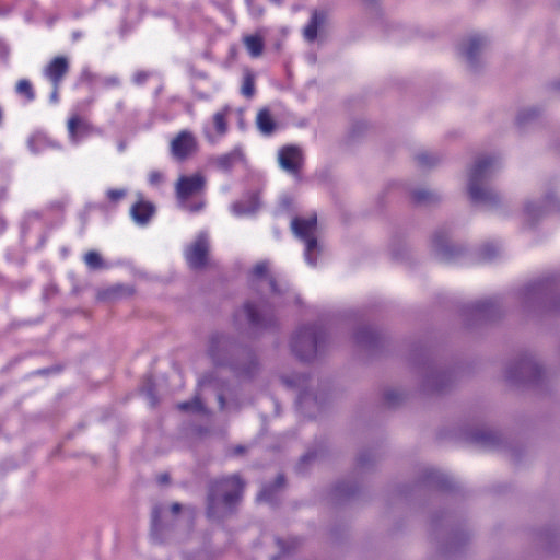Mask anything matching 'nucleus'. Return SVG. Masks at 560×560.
I'll list each match as a JSON object with an SVG mask.
<instances>
[{
	"mask_svg": "<svg viewBox=\"0 0 560 560\" xmlns=\"http://www.w3.org/2000/svg\"><path fill=\"white\" fill-rule=\"evenodd\" d=\"M498 165L494 156L478 158L468 174V194L472 202L493 206L499 201L498 195L486 185Z\"/></svg>",
	"mask_w": 560,
	"mask_h": 560,
	"instance_id": "1",
	"label": "nucleus"
},
{
	"mask_svg": "<svg viewBox=\"0 0 560 560\" xmlns=\"http://www.w3.org/2000/svg\"><path fill=\"white\" fill-rule=\"evenodd\" d=\"M243 482L237 476L217 481L209 494L208 514L215 517L231 511L233 504L241 498Z\"/></svg>",
	"mask_w": 560,
	"mask_h": 560,
	"instance_id": "2",
	"label": "nucleus"
},
{
	"mask_svg": "<svg viewBox=\"0 0 560 560\" xmlns=\"http://www.w3.org/2000/svg\"><path fill=\"white\" fill-rule=\"evenodd\" d=\"M291 229L294 235L300 238L304 245V258L307 265L315 266L317 257L322 252V245L317 241V217L310 213L296 217L291 221Z\"/></svg>",
	"mask_w": 560,
	"mask_h": 560,
	"instance_id": "3",
	"label": "nucleus"
},
{
	"mask_svg": "<svg viewBox=\"0 0 560 560\" xmlns=\"http://www.w3.org/2000/svg\"><path fill=\"white\" fill-rule=\"evenodd\" d=\"M205 186L206 179L201 174L180 176L176 183V196L179 206L190 212L201 210L205 206L202 198Z\"/></svg>",
	"mask_w": 560,
	"mask_h": 560,
	"instance_id": "4",
	"label": "nucleus"
},
{
	"mask_svg": "<svg viewBox=\"0 0 560 560\" xmlns=\"http://www.w3.org/2000/svg\"><path fill=\"white\" fill-rule=\"evenodd\" d=\"M322 339L323 334L317 327H303L292 336L291 349L301 360H310L316 354Z\"/></svg>",
	"mask_w": 560,
	"mask_h": 560,
	"instance_id": "5",
	"label": "nucleus"
},
{
	"mask_svg": "<svg viewBox=\"0 0 560 560\" xmlns=\"http://www.w3.org/2000/svg\"><path fill=\"white\" fill-rule=\"evenodd\" d=\"M231 114L232 108L225 106L217 110L212 117L203 124L202 135L209 143H218L228 133Z\"/></svg>",
	"mask_w": 560,
	"mask_h": 560,
	"instance_id": "6",
	"label": "nucleus"
},
{
	"mask_svg": "<svg viewBox=\"0 0 560 560\" xmlns=\"http://www.w3.org/2000/svg\"><path fill=\"white\" fill-rule=\"evenodd\" d=\"M280 167L291 175H298L303 164V152L296 145H285L278 152Z\"/></svg>",
	"mask_w": 560,
	"mask_h": 560,
	"instance_id": "7",
	"label": "nucleus"
},
{
	"mask_svg": "<svg viewBox=\"0 0 560 560\" xmlns=\"http://www.w3.org/2000/svg\"><path fill=\"white\" fill-rule=\"evenodd\" d=\"M198 149L196 137L187 131H180L171 141V153L177 160H184L195 153Z\"/></svg>",
	"mask_w": 560,
	"mask_h": 560,
	"instance_id": "8",
	"label": "nucleus"
},
{
	"mask_svg": "<svg viewBox=\"0 0 560 560\" xmlns=\"http://www.w3.org/2000/svg\"><path fill=\"white\" fill-rule=\"evenodd\" d=\"M208 253L207 235L201 233L196 241L186 249L185 256L191 268H200L206 264Z\"/></svg>",
	"mask_w": 560,
	"mask_h": 560,
	"instance_id": "9",
	"label": "nucleus"
},
{
	"mask_svg": "<svg viewBox=\"0 0 560 560\" xmlns=\"http://www.w3.org/2000/svg\"><path fill=\"white\" fill-rule=\"evenodd\" d=\"M486 39L478 36V35H471L467 38H465L459 46L460 52L463 56H465L467 62L471 67H477L478 65V57L481 54V51L486 47Z\"/></svg>",
	"mask_w": 560,
	"mask_h": 560,
	"instance_id": "10",
	"label": "nucleus"
},
{
	"mask_svg": "<svg viewBox=\"0 0 560 560\" xmlns=\"http://www.w3.org/2000/svg\"><path fill=\"white\" fill-rule=\"evenodd\" d=\"M537 373V366L530 361H520L510 365L505 371V377L511 383L530 381Z\"/></svg>",
	"mask_w": 560,
	"mask_h": 560,
	"instance_id": "11",
	"label": "nucleus"
},
{
	"mask_svg": "<svg viewBox=\"0 0 560 560\" xmlns=\"http://www.w3.org/2000/svg\"><path fill=\"white\" fill-rule=\"evenodd\" d=\"M68 70V59L63 56H58L47 63L43 70V74L48 81L51 82L52 86L59 88Z\"/></svg>",
	"mask_w": 560,
	"mask_h": 560,
	"instance_id": "12",
	"label": "nucleus"
},
{
	"mask_svg": "<svg viewBox=\"0 0 560 560\" xmlns=\"http://www.w3.org/2000/svg\"><path fill=\"white\" fill-rule=\"evenodd\" d=\"M245 162L244 152L241 147H236L230 152L217 155L211 159V163L222 172H229L234 166Z\"/></svg>",
	"mask_w": 560,
	"mask_h": 560,
	"instance_id": "13",
	"label": "nucleus"
},
{
	"mask_svg": "<svg viewBox=\"0 0 560 560\" xmlns=\"http://www.w3.org/2000/svg\"><path fill=\"white\" fill-rule=\"evenodd\" d=\"M67 127L69 140L74 145L79 144L91 133V126L88 124L86 120L82 119L78 115H73L69 118Z\"/></svg>",
	"mask_w": 560,
	"mask_h": 560,
	"instance_id": "14",
	"label": "nucleus"
},
{
	"mask_svg": "<svg viewBox=\"0 0 560 560\" xmlns=\"http://www.w3.org/2000/svg\"><path fill=\"white\" fill-rule=\"evenodd\" d=\"M154 213V207L151 202L140 199L131 209L130 214L132 220L140 225H144Z\"/></svg>",
	"mask_w": 560,
	"mask_h": 560,
	"instance_id": "15",
	"label": "nucleus"
},
{
	"mask_svg": "<svg viewBox=\"0 0 560 560\" xmlns=\"http://www.w3.org/2000/svg\"><path fill=\"white\" fill-rule=\"evenodd\" d=\"M269 262H258L253 269L254 278L260 283L265 282L275 296L282 293L281 289L278 288L277 282L273 278L269 277Z\"/></svg>",
	"mask_w": 560,
	"mask_h": 560,
	"instance_id": "16",
	"label": "nucleus"
},
{
	"mask_svg": "<svg viewBox=\"0 0 560 560\" xmlns=\"http://www.w3.org/2000/svg\"><path fill=\"white\" fill-rule=\"evenodd\" d=\"M256 125L258 130L265 136L272 135L278 128V125L268 108H261L257 113Z\"/></svg>",
	"mask_w": 560,
	"mask_h": 560,
	"instance_id": "17",
	"label": "nucleus"
},
{
	"mask_svg": "<svg viewBox=\"0 0 560 560\" xmlns=\"http://www.w3.org/2000/svg\"><path fill=\"white\" fill-rule=\"evenodd\" d=\"M325 14L323 12L315 11L312 14L310 22L306 24L303 31L304 38L308 42H313L317 37L319 27L325 22Z\"/></svg>",
	"mask_w": 560,
	"mask_h": 560,
	"instance_id": "18",
	"label": "nucleus"
},
{
	"mask_svg": "<svg viewBox=\"0 0 560 560\" xmlns=\"http://www.w3.org/2000/svg\"><path fill=\"white\" fill-rule=\"evenodd\" d=\"M259 207L257 196H250L246 205L243 201L235 202L231 206V211L236 217L248 215L254 213Z\"/></svg>",
	"mask_w": 560,
	"mask_h": 560,
	"instance_id": "19",
	"label": "nucleus"
},
{
	"mask_svg": "<svg viewBox=\"0 0 560 560\" xmlns=\"http://www.w3.org/2000/svg\"><path fill=\"white\" fill-rule=\"evenodd\" d=\"M411 199L416 205L419 206L431 205L439 200V195L434 191L419 188L411 191Z\"/></svg>",
	"mask_w": 560,
	"mask_h": 560,
	"instance_id": "20",
	"label": "nucleus"
},
{
	"mask_svg": "<svg viewBox=\"0 0 560 560\" xmlns=\"http://www.w3.org/2000/svg\"><path fill=\"white\" fill-rule=\"evenodd\" d=\"M244 45L252 57H259L264 50V39L259 35L245 36Z\"/></svg>",
	"mask_w": 560,
	"mask_h": 560,
	"instance_id": "21",
	"label": "nucleus"
},
{
	"mask_svg": "<svg viewBox=\"0 0 560 560\" xmlns=\"http://www.w3.org/2000/svg\"><path fill=\"white\" fill-rule=\"evenodd\" d=\"M433 245L436 250V254L443 260H451L454 258V247L448 244L447 241L442 240L440 236H435L433 240Z\"/></svg>",
	"mask_w": 560,
	"mask_h": 560,
	"instance_id": "22",
	"label": "nucleus"
},
{
	"mask_svg": "<svg viewBox=\"0 0 560 560\" xmlns=\"http://www.w3.org/2000/svg\"><path fill=\"white\" fill-rule=\"evenodd\" d=\"M244 313L246 315L247 320L253 325H259L262 324V317L260 315V312L258 310V306L253 303H246L244 305Z\"/></svg>",
	"mask_w": 560,
	"mask_h": 560,
	"instance_id": "23",
	"label": "nucleus"
},
{
	"mask_svg": "<svg viewBox=\"0 0 560 560\" xmlns=\"http://www.w3.org/2000/svg\"><path fill=\"white\" fill-rule=\"evenodd\" d=\"M444 382H445V375L440 374V373L432 374L425 381L424 386L428 392H440L443 389Z\"/></svg>",
	"mask_w": 560,
	"mask_h": 560,
	"instance_id": "24",
	"label": "nucleus"
},
{
	"mask_svg": "<svg viewBox=\"0 0 560 560\" xmlns=\"http://www.w3.org/2000/svg\"><path fill=\"white\" fill-rule=\"evenodd\" d=\"M355 342L363 346H372L377 340L376 334L371 329H364L355 334Z\"/></svg>",
	"mask_w": 560,
	"mask_h": 560,
	"instance_id": "25",
	"label": "nucleus"
},
{
	"mask_svg": "<svg viewBox=\"0 0 560 560\" xmlns=\"http://www.w3.org/2000/svg\"><path fill=\"white\" fill-rule=\"evenodd\" d=\"M16 92L20 95H24L27 101H33L35 97L32 84L28 80H20L16 84Z\"/></svg>",
	"mask_w": 560,
	"mask_h": 560,
	"instance_id": "26",
	"label": "nucleus"
},
{
	"mask_svg": "<svg viewBox=\"0 0 560 560\" xmlns=\"http://www.w3.org/2000/svg\"><path fill=\"white\" fill-rule=\"evenodd\" d=\"M84 261L91 269H98L103 265L101 255L93 250L85 254Z\"/></svg>",
	"mask_w": 560,
	"mask_h": 560,
	"instance_id": "27",
	"label": "nucleus"
},
{
	"mask_svg": "<svg viewBox=\"0 0 560 560\" xmlns=\"http://www.w3.org/2000/svg\"><path fill=\"white\" fill-rule=\"evenodd\" d=\"M178 408L183 411H202L203 407L198 397L194 398L190 401L182 402L178 405Z\"/></svg>",
	"mask_w": 560,
	"mask_h": 560,
	"instance_id": "28",
	"label": "nucleus"
},
{
	"mask_svg": "<svg viewBox=\"0 0 560 560\" xmlns=\"http://www.w3.org/2000/svg\"><path fill=\"white\" fill-rule=\"evenodd\" d=\"M44 143L50 144V142L46 139V137L42 136V135L34 136L28 141V145H30L31 150L34 152L39 151L43 148Z\"/></svg>",
	"mask_w": 560,
	"mask_h": 560,
	"instance_id": "29",
	"label": "nucleus"
},
{
	"mask_svg": "<svg viewBox=\"0 0 560 560\" xmlns=\"http://www.w3.org/2000/svg\"><path fill=\"white\" fill-rule=\"evenodd\" d=\"M162 511L160 509H154L152 513V532L154 536H158V532L162 529Z\"/></svg>",
	"mask_w": 560,
	"mask_h": 560,
	"instance_id": "30",
	"label": "nucleus"
},
{
	"mask_svg": "<svg viewBox=\"0 0 560 560\" xmlns=\"http://www.w3.org/2000/svg\"><path fill=\"white\" fill-rule=\"evenodd\" d=\"M243 95L250 97L254 94V80L250 75H246L242 85Z\"/></svg>",
	"mask_w": 560,
	"mask_h": 560,
	"instance_id": "31",
	"label": "nucleus"
},
{
	"mask_svg": "<svg viewBox=\"0 0 560 560\" xmlns=\"http://www.w3.org/2000/svg\"><path fill=\"white\" fill-rule=\"evenodd\" d=\"M127 191L126 189H108L106 191L107 198L112 202H117L118 200L122 199L126 196Z\"/></svg>",
	"mask_w": 560,
	"mask_h": 560,
	"instance_id": "32",
	"label": "nucleus"
},
{
	"mask_svg": "<svg viewBox=\"0 0 560 560\" xmlns=\"http://www.w3.org/2000/svg\"><path fill=\"white\" fill-rule=\"evenodd\" d=\"M541 289V283L538 282V283H533V284H529L527 285L524 290H523V294H524V298L525 299H529L532 295L536 294L538 291H540Z\"/></svg>",
	"mask_w": 560,
	"mask_h": 560,
	"instance_id": "33",
	"label": "nucleus"
},
{
	"mask_svg": "<svg viewBox=\"0 0 560 560\" xmlns=\"http://www.w3.org/2000/svg\"><path fill=\"white\" fill-rule=\"evenodd\" d=\"M163 179H164V176L159 171H152L149 174V183L152 186H159L163 182Z\"/></svg>",
	"mask_w": 560,
	"mask_h": 560,
	"instance_id": "34",
	"label": "nucleus"
},
{
	"mask_svg": "<svg viewBox=\"0 0 560 560\" xmlns=\"http://www.w3.org/2000/svg\"><path fill=\"white\" fill-rule=\"evenodd\" d=\"M498 254V248L492 245H487L483 247L481 255L485 260L492 259Z\"/></svg>",
	"mask_w": 560,
	"mask_h": 560,
	"instance_id": "35",
	"label": "nucleus"
},
{
	"mask_svg": "<svg viewBox=\"0 0 560 560\" xmlns=\"http://www.w3.org/2000/svg\"><path fill=\"white\" fill-rule=\"evenodd\" d=\"M417 160H418V162H419V164H420L421 166H429V165H432V164L435 162L434 158H433V156H431V155H430V154H428V153H421V154H419V155L417 156Z\"/></svg>",
	"mask_w": 560,
	"mask_h": 560,
	"instance_id": "36",
	"label": "nucleus"
},
{
	"mask_svg": "<svg viewBox=\"0 0 560 560\" xmlns=\"http://www.w3.org/2000/svg\"><path fill=\"white\" fill-rule=\"evenodd\" d=\"M400 398V395L395 390H387L385 393V399L389 405L396 404L398 399Z\"/></svg>",
	"mask_w": 560,
	"mask_h": 560,
	"instance_id": "37",
	"label": "nucleus"
},
{
	"mask_svg": "<svg viewBox=\"0 0 560 560\" xmlns=\"http://www.w3.org/2000/svg\"><path fill=\"white\" fill-rule=\"evenodd\" d=\"M272 499V495H271V491L269 490V488H264L260 493L258 494V500L259 501H271Z\"/></svg>",
	"mask_w": 560,
	"mask_h": 560,
	"instance_id": "38",
	"label": "nucleus"
},
{
	"mask_svg": "<svg viewBox=\"0 0 560 560\" xmlns=\"http://www.w3.org/2000/svg\"><path fill=\"white\" fill-rule=\"evenodd\" d=\"M148 78V73L144 72V71H139L137 72L135 75H133V81L135 83L137 84H141L142 82L145 81V79Z\"/></svg>",
	"mask_w": 560,
	"mask_h": 560,
	"instance_id": "39",
	"label": "nucleus"
},
{
	"mask_svg": "<svg viewBox=\"0 0 560 560\" xmlns=\"http://www.w3.org/2000/svg\"><path fill=\"white\" fill-rule=\"evenodd\" d=\"M538 206L534 205V203H528L526 205V208H525V211H526V214L529 217V218H533L535 212L538 211Z\"/></svg>",
	"mask_w": 560,
	"mask_h": 560,
	"instance_id": "40",
	"label": "nucleus"
},
{
	"mask_svg": "<svg viewBox=\"0 0 560 560\" xmlns=\"http://www.w3.org/2000/svg\"><path fill=\"white\" fill-rule=\"evenodd\" d=\"M247 3L253 14L260 15L262 13L261 9L254 8V5L252 4V0H247Z\"/></svg>",
	"mask_w": 560,
	"mask_h": 560,
	"instance_id": "41",
	"label": "nucleus"
},
{
	"mask_svg": "<svg viewBox=\"0 0 560 560\" xmlns=\"http://www.w3.org/2000/svg\"><path fill=\"white\" fill-rule=\"evenodd\" d=\"M58 90L59 88L54 86V90L50 94V102L56 104L58 102Z\"/></svg>",
	"mask_w": 560,
	"mask_h": 560,
	"instance_id": "42",
	"label": "nucleus"
},
{
	"mask_svg": "<svg viewBox=\"0 0 560 560\" xmlns=\"http://www.w3.org/2000/svg\"><path fill=\"white\" fill-rule=\"evenodd\" d=\"M182 506L179 503H174L171 506V512L173 515H176L180 511Z\"/></svg>",
	"mask_w": 560,
	"mask_h": 560,
	"instance_id": "43",
	"label": "nucleus"
},
{
	"mask_svg": "<svg viewBox=\"0 0 560 560\" xmlns=\"http://www.w3.org/2000/svg\"><path fill=\"white\" fill-rule=\"evenodd\" d=\"M289 203H290L289 197H282L281 198V206H282L283 209H287L289 207Z\"/></svg>",
	"mask_w": 560,
	"mask_h": 560,
	"instance_id": "44",
	"label": "nucleus"
},
{
	"mask_svg": "<svg viewBox=\"0 0 560 560\" xmlns=\"http://www.w3.org/2000/svg\"><path fill=\"white\" fill-rule=\"evenodd\" d=\"M487 307H488V302L478 303V305H477V308H478V311H480V312L486 311V310H487Z\"/></svg>",
	"mask_w": 560,
	"mask_h": 560,
	"instance_id": "45",
	"label": "nucleus"
},
{
	"mask_svg": "<svg viewBox=\"0 0 560 560\" xmlns=\"http://www.w3.org/2000/svg\"><path fill=\"white\" fill-rule=\"evenodd\" d=\"M282 483H283V478H282L281 476H279V477L277 478V480H276V485H275V487H276V488H280V487L282 486Z\"/></svg>",
	"mask_w": 560,
	"mask_h": 560,
	"instance_id": "46",
	"label": "nucleus"
},
{
	"mask_svg": "<svg viewBox=\"0 0 560 560\" xmlns=\"http://www.w3.org/2000/svg\"><path fill=\"white\" fill-rule=\"evenodd\" d=\"M490 438H491V435H490V434H488V435H482V436L480 438V440H481V442H482L483 444H489V440H490Z\"/></svg>",
	"mask_w": 560,
	"mask_h": 560,
	"instance_id": "47",
	"label": "nucleus"
},
{
	"mask_svg": "<svg viewBox=\"0 0 560 560\" xmlns=\"http://www.w3.org/2000/svg\"><path fill=\"white\" fill-rule=\"evenodd\" d=\"M218 399H219V402H220V407H221L222 409H224V408H225V406H224V400H223L222 395H219V396H218Z\"/></svg>",
	"mask_w": 560,
	"mask_h": 560,
	"instance_id": "48",
	"label": "nucleus"
},
{
	"mask_svg": "<svg viewBox=\"0 0 560 560\" xmlns=\"http://www.w3.org/2000/svg\"><path fill=\"white\" fill-rule=\"evenodd\" d=\"M358 462H359V464H360L361 466H364V458H363V457H360V458L358 459Z\"/></svg>",
	"mask_w": 560,
	"mask_h": 560,
	"instance_id": "49",
	"label": "nucleus"
},
{
	"mask_svg": "<svg viewBox=\"0 0 560 560\" xmlns=\"http://www.w3.org/2000/svg\"><path fill=\"white\" fill-rule=\"evenodd\" d=\"M270 1L273 2V3H277V4L281 3V0H270Z\"/></svg>",
	"mask_w": 560,
	"mask_h": 560,
	"instance_id": "50",
	"label": "nucleus"
},
{
	"mask_svg": "<svg viewBox=\"0 0 560 560\" xmlns=\"http://www.w3.org/2000/svg\"><path fill=\"white\" fill-rule=\"evenodd\" d=\"M523 119H524V114H522V115H520V116H518V120H520V121H523Z\"/></svg>",
	"mask_w": 560,
	"mask_h": 560,
	"instance_id": "51",
	"label": "nucleus"
},
{
	"mask_svg": "<svg viewBox=\"0 0 560 560\" xmlns=\"http://www.w3.org/2000/svg\"><path fill=\"white\" fill-rule=\"evenodd\" d=\"M148 395H149V396H151V394H150V393H148ZM150 401H151V404H152V405L154 404V400H153V398H152V397H150Z\"/></svg>",
	"mask_w": 560,
	"mask_h": 560,
	"instance_id": "52",
	"label": "nucleus"
},
{
	"mask_svg": "<svg viewBox=\"0 0 560 560\" xmlns=\"http://www.w3.org/2000/svg\"><path fill=\"white\" fill-rule=\"evenodd\" d=\"M167 480V477H162V482H165Z\"/></svg>",
	"mask_w": 560,
	"mask_h": 560,
	"instance_id": "53",
	"label": "nucleus"
},
{
	"mask_svg": "<svg viewBox=\"0 0 560 560\" xmlns=\"http://www.w3.org/2000/svg\"><path fill=\"white\" fill-rule=\"evenodd\" d=\"M167 480V477H162V482H165Z\"/></svg>",
	"mask_w": 560,
	"mask_h": 560,
	"instance_id": "54",
	"label": "nucleus"
},
{
	"mask_svg": "<svg viewBox=\"0 0 560 560\" xmlns=\"http://www.w3.org/2000/svg\"><path fill=\"white\" fill-rule=\"evenodd\" d=\"M167 480V477H162V482H165Z\"/></svg>",
	"mask_w": 560,
	"mask_h": 560,
	"instance_id": "55",
	"label": "nucleus"
}]
</instances>
